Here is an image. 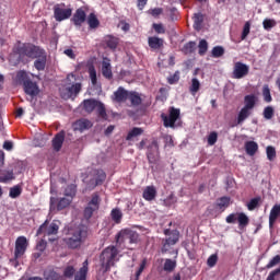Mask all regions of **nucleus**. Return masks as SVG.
I'll return each mask as SVG.
<instances>
[{"label": "nucleus", "instance_id": "obj_1", "mask_svg": "<svg viewBox=\"0 0 280 280\" xmlns=\"http://www.w3.org/2000/svg\"><path fill=\"white\" fill-rule=\"evenodd\" d=\"M86 235L88 232L84 226L69 228L63 242L69 246V248H79V246H82V242L86 240Z\"/></svg>", "mask_w": 280, "mask_h": 280}, {"label": "nucleus", "instance_id": "obj_2", "mask_svg": "<svg viewBox=\"0 0 280 280\" xmlns=\"http://www.w3.org/2000/svg\"><path fill=\"white\" fill-rule=\"evenodd\" d=\"M42 50L43 48L39 46L30 43L23 44L21 42H18L13 47V51L18 54L20 58H31L32 60H34Z\"/></svg>", "mask_w": 280, "mask_h": 280}, {"label": "nucleus", "instance_id": "obj_3", "mask_svg": "<svg viewBox=\"0 0 280 280\" xmlns=\"http://www.w3.org/2000/svg\"><path fill=\"white\" fill-rule=\"evenodd\" d=\"M67 85L61 90V97L63 100H75L79 93L82 91V83H73L75 82V74L70 73L66 79Z\"/></svg>", "mask_w": 280, "mask_h": 280}, {"label": "nucleus", "instance_id": "obj_4", "mask_svg": "<svg viewBox=\"0 0 280 280\" xmlns=\"http://www.w3.org/2000/svg\"><path fill=\"white\" fill-rule=\"evenodd\" d=\"M119 249L115 245L106 247L101 254V264L105 270H110L116 261H119Z\"/></svg>", "mask_w": 280, "mask_h": 280}, {"label": "nucleus", "instance_id": "obj_5", "mask_svg": "<svg viewBox=\"0 0 280 280\" xmlns=\"http://www.w3.org/2000/svg\"><path fill=\"white\" fill-rule=\"evenodd\" d=\"M60 229V221H52L50 224L46 221L37 230V235H44L48 237L49 242H55V235H58V230Z\"/></svg>", "mask_w": 280, "mask_h": 280}, {"label": "nucleus", "instance_id": "obj_6", "mask_svg": "<svg viewBox=\"0 0 280 280\" xmlns=\"http://www.w3.org/2000/svg\"><path fill=\"white\" fill-rule=\"evenodd\" d=\"M225 221L228 224H235V222H238L240 231H244V229L250 224V219L244 212L231 213L226 217Z\"/></svg>", "mask_w": 280, "mask_h": 280}, {"label": "nucleus", "instance_id": "obj_7", "mask_svg": "<svg viewBox=\"0 0 280 280\" xmlns=\"http://www.w3.org/2000/svg\"><path fill=\"white\" fill-rule=\"evenodd\" d=\"M71 14H73V10L67 8L65 3H59L54 7V16L58 22L67 21V19L71 18Z\"/></svg>", "mask_w": 280, "mask_h": 280}, {"label": "nucleus", "instance_id": "obj_8", "mask_svg": "<svg viewBox=\"0 0 280 280\" xmlns=\"http://www.w3.org/2000/svg\"><path fill=\"white\" fill-rule=\"evenodd\" d=\"M27 238L25 236H20L15 241V250H14V267L19 266V261L16 259H20V257H23L25 255V250H27Z\"/></svg>", "mask_w": 280, "mask_h": 280}, {"label": "nucleus", "instance_id": "obj_9", "mask_svg": "<svg viewBox=\"0 0 280 280\" xmlns=\"http://www.w3.org/2000/svg\"><path fill=\"white\" fill-rule=\"evenodd\" d=\"M164 235H166L165 242L163 244V248L162 250H164L165 253H167V250L170 249V246H174L175 244L178 243V238L180 237V233H178V231L176 230H164Z\"/></svg>", "mask_w": 280, "mask_h": 280}, {"label": "nucleus", "instance_id": "obj_10", "mask_svg": "<svg viewBox=\"0 0 280 280\" xmlns=\"http://www.w3.org/2000/svg\"><path fill=\"white\" fill-rule=\"evenodd\" d=\"M178 117H180V109L174 107H171L168 116L165 114L161 115L165 128H174Z\"/></svg>", "mask_w": 280, "mask_h": 280}, {"label": "nucleus", "instance_id": "obj_11", "mask_svg": "<svg viewBox=\"0 0 280 280\" xmlns=\"http://www.w3.org/2000/svg\"><path fill=\"white\" fill-rule=\"evenodd\" d=\"M100 209V196L97 194L92 196L91 201L84 210V218L86 220H91L93 218V213Z\"/></svg>", "mask_w": 280, "mask_h": 280}, {"label": "nucleus", "instance_id": "obj_12", "mask_svg": "<svg viewBox=\"0 0 280 280\" xmlns=\"http://www.w3.org/2000/svg\"><path fill=\"white\" fill-rule=\"evenodd\" d=\"M248 71H250L248 65L237 61L234 63L232 75L235 80H242V78L248 75Z\"/></svg>", "mask_w": 280, "mask_h": 280}, {"label": "nucleus", "instance_id": "obj_13", "mask_svg": "<svg viewBox=\"0 0 280 280\" xmlns=\"http://www.w3.org/2000/svg\"><path fill=\"white\" fill-rule=\"evenodd\" d=\"M72 201L73 199L71 197H63L59 199V201L57 198L50 197V210L54 211L57 207L58 211H62V209H67Z\"/></svg>", "mask_w": 280, "mask_h": 280}, {"label": "nucleus", "instance_id": "obj_14", "mask_svg": "<svg viewBox=\"0 0 280 280\" xmlns=\"http://www.w3.org/2000/svg\"><path fill=\"white\" fill-rule=\"evenodd\" d=\"M23 86H24V93H26V95H30V97L32 100H34V97H36L38 95V93H40V89L38 88V83L34 82L32 80L25 81Z\"/></svg>", "mask_w": 280, "mask_h": 280}, {"label": "nucleus", "instance_id": "obj_15", "mask_svg": "<svg viewBox=\"0 0 280 280\" xmlns=\"http://www.w3.org/2000/svg\"><path fill=\"white\" fill-rule=\"evenodd\" d=\"M147 156L149 163H156V161H159V142L156 140H153L148 147Z\"/></svg>", "mask_w": 280, "mask_h": 280}, {"label": "nucleus", "instance_id": "obj_16", "mask_svg": "<svg viewBox=\"0 0 280 280\" xmlns=\"http://www.w3.org/2000/svg\"><path fill=\"white\" fill-rule=\"evenodd\" d=\"M93 178L90 179L89 186L92 187V189H95L98 185H102L106 180V173L102 170H97L93 172Z\"/></svg>", "mask_w": 280, "mask_h": 280}, {"label": "nucleus", "instance_id": "obj_17", "mask_svg": "<svg viewBox=\"0 0 280 280\" xmlns=\"http://www.w3.org/2000/svg\"><path fill=\"white\" fill-rule=\"evenodd\" d=\"M34 59L35 69L37 71H45V67H47V51L43 49Z\"/></svg>", "mask_w": 280, "mask_h": 280}, {"label": "nucleus", "instance_id": "obj_18", "mask_svg": "<svg viewBox=\"0 0 280 280\" xmlns=\"http://www.w3.org/2000/svg\"><path fill=\"white\" fill-rule=\"evenodd\" d=\"M73 130H78L79 132H84V130H89L93 128V122L86 118H82L73 122L72 125Z\"/></svg>", "mask_w": 280, "mask_h": 280}, {"label": "nucleus", "instance_id": "obj_19", "mask_svg": "<svg viewBox=\"0 0 280 280\" xmlns=\"http://www.w3.org/2000/svg\"><path fill=\"white\" fill-rule=\"evenodd\" d=\"M85 22H86V12L84 11V9H78L72 16V23L77 27H81V25Z\"/></svg>", "mask_w": 280, "mask_h": 280}, {"label": "nucleus", "instance_id": "obj_20", "mask_svg": "<svg viewBox=\"0 0 280 280\" xmlns=\"http://www.w3.org/2000/svg\"><path fill=\"white\" fill-rule=\"evenodd\" d=\"M129 93L130 92L126 91L124 88H118V90L114 92L113 100L118 103L126 102V100H128Z\"/></svg>", "mask_w": 280, "mask_h": 280}, {"label": "nucleus", "instance_id": "obj_21", "mask_svg": "<svg viewBox=\"0 0 280 280\" xmlns=\"http://www.w3.org/2000/svg\"><path fill=\"white\" fill-rule=\"evenodd\" d=\"M129 100L131 106H141L143 98L139 92L131 91L127 97Z\"/></svg>", "mask_w": 280, "mask_h": 280}, {"label": "nucleus", "instance_id": "obj_22", "mask_svg": "<svg viewBox=\"0 0 280 280\" xmlns=\"http://www.w3.org/2000/svg\"><path fill=\"white\" fill-rule=\"evenodd\" d=\"M129 233V229H124L121 230L117 235H116V246H118V248H121V246H124V244L126 243L127 240H129L128 236Z\"/></svg>", "mask_w": 280, "mask_h": 280}, {"label": "nucleus", "instance_id": "obj_23", "mask_svg": "<svg viewBox=\"0 0 280 280\" xmlns=\"http://www.w3.org/2000/svg\"><path fill=\"white\" fill-rule=\"evenodd\" d=\"M86 275H89V260H85L79 271L74 273V280H86Z\"/></svg>", "mask_w": 280, "mask_h": 280}, {"label": "nucleus", "instance_id": "obj_24", "mask_svg": "<svg viewBox=\"0 0 280 280\" xmlns=\"http://www.w3.org/2000/svg\"><path fill=\"white\" fill-rule=\"evenodd\" d=\"M102 74L107 80H112L113 79V69L110 68V60L104 59V61L102 63Z\"/></svg>", "mask_w": 280, "mask_h": 280}, {"label": "nucleus", "instance_id": "obj_25", "mask_svg": "<svg viewBox=\"0 0 280 280\" xmlns=\"http://www.w3.org/2000/svg\"><path fill=\"white\" fill-rule=\"evenodd\" d=\"M142 198L149 202L156 198V188L154 186H147L143 190Z\"/></svg>", "mask_w": 280, "mask_h": 280}, {"label": "nucleus", "instance_id": "obj_26", "mask_svg": "<svg viewBox=\"0 0 280 280\" xmlns=\"http://www.w3.org/2000/svg\"><path fill=\"white\" fill-rule=\"evenodd\" d=\"M280 215V203L275 205L269 214V226H275V222L279 219Z\"/></svg>", "mask_w": 280, "mask_h": 280}, {"label": "nucleus", "instance_id": "obj_27", "mask_svg": "<svg viewBox=\"0 0 280 280\" xmlns=\"http://www.w3.org/2000/svg\"><path fill=\"white\" fill-rule=\"evenodd\" d=\"M62 143H65V132H59L52 139L54 150H56V152H60V149L62 148Z\"/></svg>", "mask_w": 280, "mask_h": 280}, {"label": "nucleus", "instance_id": "obj_28", "mask_svg": "<svg viewBox=\"0 0 280 280\" xmlns=\"http://www.w3.org/2000/svg\"><path fill=\"white\" fill-rule=\"evenodd\" d=\"M259 150V145L255 141H247L245 143V151L249 156H255L257 151Z\"/></svg>", "mask_w": 280, "mask_h": 280}, {"label": "nucleus", "instance_id": "obj_29", "mask_svg": "<svg viewBox=\"0 0 280 280\" xmlns=\"http://www.w3.org/2000/svg\"><path fill=\"white\" fill-rule=\"evenodd\" d=\"M244 108H247L248 110H253L255 108V104H257V96L255 94H249L244 97Z\"/></svg>", "mask_w": 280, "mask_h": 280}, {"label": "nucleus", "instance_id": "obj_30", "mask_svg": "<svg viewBox=\"0 0 280 280\" xmlns=\"http://www.w3.org/2000/svg\"><path fill=\"white\" fill-rule=\"evenodd\" d=\"M44 279L45 280H65V278L60 273L51 269H47L44 271Z\"/></svg>", "mask_w": 280, "mask_h": 280}, {"label": "nucleus", "instance_id": "obj_31", "mask_svg": "<svg viewBox=\"0 0 280 280\" xmlns=\"http://www.w3.org/2000/svg\"><path fill=\"white\" fill-rule=\"evenodd\" d=\"M253 110L252 109H247L246 107H243L237 116V124H244V121H246V119H248L252 115Z\"/></svg>", "mask_w": 280, "mask_h": 280}, {"label": "nucleus", "instance_id": "obj_32", "mask_svg": "<svg viewBox=\"0 0 280 280\" xmlns=\"http://www.w3.org/2000/svg\"><path fill=\"white\" fill-rule=\"evenodd\" d=\"M148 43L151 49H161L163 47V39L156 36L149 37Z\"/></svg>", "mask_w": 280, "mask_h": 280}, {"label": "nucleus", "instance_id": "obj_33", "mask_svg": "<svg viewBox=\"0 0 280 280\" xmlns=\"http://www.w3.org/2000/svg\"><path fill=\"white\" fill-rule=\"evenodd\" d=\"M110 218L115 224H121V220L124 219V212L119 210V208H115L110 212Z\"/></svg>", "mask_w": 280, "mask_h": 280}, {"label": "nucleus", "instance_id": "obj_34", "mask_svg": "<svg viewBox=\"0 0 280 280\" xmlns=\"http://www.w3.org/2000/svg\"><path fill=\"white\" fill-rule=\"evenodd\" d=\"M98 102L95 100H85L83 102V108L86 110V113H93L95 108L97 107Z\"/></svg>", "mask_w": 280, "mask_h": 280}, {"label": "nucleus", "instance_id": "obj_35", "mask_svg": "<svg viewBox=\"0 0 280 280\" xmlns=\"http://www.w3.org/2000/svg\"><path fill=\"white\" fill-rule=\"evenodd\" d=\"M21 194H23V188L21 187V185H15L13 187L10 188L9 190V196L10 198H19V196H21Z\"/></svg>", "mask_w": 280, "mask_h": 280}, {"label": "nucleus", "instance_id": "obj_36", "mask_svg": "<svg viewBox=\"0 0 280 280\" xmlns=\"http://www.w3.org/2000/svg\"><path fill=\"white\" fill-rule=\"evenodd\" d=\"M229 205H231V198L229 197H222L217 202V207L221 209V211L228 209Z\"/></svg>", "mask_w": 280, "mask_h": 280}, {"label": "nucleus", "instance_id": "obj_37", "mask_svg": "<svg viewBox=\"0 0 280 280\" xmlns=\"http://www.w3.org/2000/svg\"><path fill=\"white\" fill-rule=\"evenodd\" d=\"M88 24L91 30H95V27L100 26V20H97V16L94 13H91L88 18Z\"/></svg>", "mask_w": 280, "mask_h": 280}, {"label": "nucleus", "instance_id": "obj_38", "mask_svg": "<svg viewBox=\"0 0 280 280\" xmlns=\"http://www.w3.org/2000/svg\"><path fill=\"white\" fill-rule=\"evenodd\" d=\"M259 202H261V197L253 198L249 202H247L246 207L248 211H255L257 207H259Z\"/></svg>", "mask_w": 280, "mask_h": 280}, {"label": "nucleus", "instance_id": "obj_39", "mask_svg": "<svg viewBox=\"0 0 280 280\" xmlns=\"http://www.w3.org/2000/svg\"><path fill=\"white\" fill-rule=\"evenodd\" d=\"M89 75H90L92 85L97 86V71L95 70V67L93 66L89 67Z\"/></svg>", "mask_w": 280, "mask_h": 280}, {"label": "nucleus", "instance_id": "obj_40", "mask_svg": "<svg viewBox=\"0 0 280 280\" xmlns=\"http://www.w3.org/2000/svg\"><path fill=\"white\" fill-rule=\"evenodd\" d=\"M183 54H194L196 51V42H189L182 48Z\"/></svg>", "mask_w": 280, "mask_h": 280}, {"label": "nucleus", "instance_id": "obj_41", "mask_svg": "<svg viewBox=\"0 0 280 280\" xmlns=\"http://www.w3.org/2000/svg\"><path fill=\"white\" fill-rule=\"evenodd\" d=\"M189 91H190L191 95H196L198 93V91H200V81H198L197 78H194L191 80V85L189 88Z\"/></svg>", "mask_w": 280, "mask_h": 280}, {"label": "nucleus", "instance_id": "obj_42", "mask_svg": "<svg viewBox=\"0 0 280 280\" xmlns=\"http://www.w3.org/2000/svg\"><path fill=\"white\" fill-rule=\"evenodd\" d=\"M276 26H277V21H275L272 19H265L262 22V27L267 32H270L272 30V27H276Z\"/></svg>", "mask_w": 280, "mask_h": 280}, {"label": "nucleus", "instance_id": "obj_43", "mask_svg": "<svg viewBox=\"0 0 280 280\" xmlns=\"http://www.w3.org/2000/svg\"><path fill=\"white\" fill-rule=\"evenodd\" d=\"M262 97L267 104H270V102H272V95L270 94V88L268 85H264L262 88Z\"/></svg>", "mask_w": 280, "mask_h": 280}, {"label": "nucleus", "instance_id": "obj_44", "mask_svg": "<svg viewBox=\"0 0 280 280\" xmlns=\"http://www.w3.org/2000/svg\"><path fill=\"white\" fill-rule=\"evenodd\" d=\"M16 81L20 82V84H25V82H30V79L27 78V72L21 70L16 73Z\"/></svg>", "mask_w": 280, "mask_h": 280}, {"label": "nucleus", "instance_id": "obj_45", "mask_svg": "<svg viewBox=\"0 0 280 280\" xmlns=\"http://www.w3.org/2000/svg\"><path fill=\"white\" fill-rule=\"evenodd\" d=\"M199 56H205L209 49V43H207V39H201L199 42Z\"/></svg>", "mask_w": 280, "mask_h": 280}, {"label": "nucleus", "instance_id": "obj_46", "mask_svg": "<svg viewBox=\"0 0 280 280\" xmlns=\"http://www.w3.org/2000/svg\"><path fill=\"white\" fill-rule=\"evenodd\" d=\"M140 135H143V129L139 128V127H135L132 130L129 131V133L127 135V141H130V139L135 138V137H139Z\"/></svg>", "mask_w": 280, "mask_h": 280}, {"label": "nucleus", "instance_id": "obj_47", "mask_svg": "<svg viewBox=\"0 0 280 280\" xmlns=\"http://www.w3.org/2000/svg\"><path fill=\"white\" fill-rule=\"evenodd\" d=\"M75 189H77V186L75 184H71L69 185L66 189H65V196L67 198H72L75 196Z\"/></svg>", "mask_w": 280, "mask_h": 280}, {"label": "nucleus", "instance_id": "obj_48", "mask_svg": "<svg viewBox=\"0 0 280 280\" xmlns=\"http://www.w3.org/2000/svg\"><path fill=\"white\" fill-rule=\"evenodd\" d=\"M212 58H222L224 56V47L215 46L212 48Z\"/></svg>", "mask_w": 280, "mask_h": 280}, {"label": "nucleus", "instance_id": "obj_49", "mask_svg": "<svg viewBox=\"0 0 280 280\" xmlns=\"http://www.w3.org/2000/svg\"><path fill=\"white\" fill-rule=\"evenodd\" d=\"M262 115L265 117V119H272V117H275V108L272 106H267L265 107Z\"/></svg>", "mask_w": 280, "mask_h": 280}, {"label": "nucleus", "instance_id": "obj_50", "mask_svg": "<svg viewBox=\"0 0 280 280\" xmlns=\"http://www.w3.org/2000/svg\"><path fill=\"white\" fill-rule=\"evenodd\" d=\"M266 152L268 161H275V159H277V150L275 147H267Z\"/></svg>", "mask_w": 280, "mask_h": 280}, {"label": "nucleus", "instance_id": "obj_51", "mask_svg": "<svg viewBox=\"0 0 280 280\" xmlns=\"http://www.w3.org/2000/svg\"><path fill=\"white\" fill-rule=\"evenodd\" d=\"M128 237H129L130 244H137V242H139V233H137L136 231H132L130 229L128 232Z\"/></svg>", "mask_w": 280, "mask_h": 280}, {"label": "nucleus", "instance_id": "obj_52", "mask_svg": "<svg viewBox=\"0 0 280 280\" xmlns=\"http://www.w3.org/2000/svg\"><path fill=\"white\" fill-rule=\"evenodd\" d=\"M73 275H75V268L71 265L67 266L63 270V277H66L67 279H71Z\"/></svg>", "mask_w": 280, "mask_h": 280}, {"label": "nucleus", "instance_id": "obj_53", "mask_svg": "<svg viewBox=\"0 0 280 280\" xmlns=\"http://www.w3.org/2000/svg\"><path fill=\"white\" fill-rule=\"evenodd\" d=\"M174 268H176V261H174L172 259H166L165 264H164V270L166 272H172V270H174Z\"/></svg>", "mask_w": 280, "mask_h": 280}, {"label": "nucleus", "instance_id": "obj_54", "mask_svg": "<svg viewBox=\"0 0 280 280\" xmlns=\"http://www.w3.org/2000/svg\"><path fill=\"white\" fill-rule=\"evenodd\" d=\"M250 34V22H246L243 27V32L241 35L242 40H246V37Z\"/></svg>", "mask_w": 280, "mask_h": 280}, {"label": "nucleus", "instance_id": "obj_55", "mask_svg": "<svg viewBox=\"0 0 280 280\" xmlns=\"http://www.w3.org/2000/svg\"><path fill=\"white\" fill-rule=\"evenodd\" d=\"M96 110L98 113V116L102 117V119H106V107H104V104L98 102L96 105Z\"/></svg>", "mask_w": 280, "mask_h": 280}, {"label": "nucleus", "instance_id": "obj_56", "mask_svg": "<svg viewBox=\"0 0 280 280\" xmlns=\"http://www.w3.org/2000/svg\"><path fill=\"white\" fill-rule=\"evenodd\" d=\"M118 45H119V39H117V37H108L107 47H109V49H117Z\"/></svg>", "mask_w": 280, "mask_h": 280}, {"label": "nucleus", "instance_id": "obj_57", "mask_svg": "<svg viewBox=\"0 0 280 280\" xmlns=\"http://www.w3.org/2000/svg\"><path fill=\"white\" fill-rule=\"evenodd\" d=\"M145 266H148V260L143 259L140 264L139 269L136 271V279L135 280H139V277H141V275L143 273V270H145Z\"/></svg>", "mask_w": 280, "mask_h": 280}, {"label": "nucleus", "instance_id": "obj_58", "mask_svg": "<svg viewBox=\"0 0 280 280\" xmlns=\"http://www.w3.org/2000/svg\"><path fill=\"white\" fill-rule=\"evenodd\" d=\"M8 180H14V172L9 171L0 177V183H8Z\"/></svg>", "mask_w": 280, "mask_h": 280}, {"label": "nucleus", "instance_id": "obj_59", "mask_svg": "<svg viewBox=\"0 0 280 280\" xmlns=\"http://www.w3.org/2000/svg\"><path fill=\"white\" fill-rule=\"evenodd\" d=\"M218 143V132L212 131L208 136V145H215Z\"/></svg>", "mask_w": 280, "mask_h": 280}, {"label": "nucleus", "instance_id": "obj_60", "mask_svg": "<svg viewBox=\"0 0 280 280\" xmlns=\"http://www.w3.org/2000/svg\"><path fill=\"white\" fill-rule=\"evenodd\" d=\"M203 18L201 13H196L194 16L195 27L198 30L202 25Z\"/></svg>", "mask_w": 280, "mask_h": 280}, {"label": "nucleus", "instance_id": "obj_61", "mask_svg": "<svg viewBox=\"0 0 280 280\" xmlns=\"http://www.w3.org/2000/svg\"><path fill=\"white\" fill-rule=\"evenodd\" d=\"M217 264H218V254H213L208 258L207 265L209 266V268H213V266H215Z\"/></svg>", "mask_w": 280, "mask_h": 280}, {"label": "nucleus", "instance_id": "obj_62", "mask_svg": "<svg viewBox=\"0 0 280 280\" xmlns=\"http://www.w3.org/2000/svg\"><path fill=\"white\" fill-rule=\"evenodd\" d=\"M278 264H280V256L276 255L270 261L269 264L266 266V268L270 269V268H275V266H278Z\"/></svg>", "mask_w": 280, "mask_h": 280}, {"label": "nucleus", "instance_id": "obj_63", "mask_svg": "<svg viewBox=\"0 0 280 280\" xmlns=\"http://www.w3.org/2000/svg\"><path fill=\"white\" fill-rule=\"evenodd\" d=\"M153 30L156 32V34H165V27L163 24H153Z\"/></svg>", "mask_w": 280, "mask_h": 280}, {"label": "nucleus", "instance_id": "obj_64", "mask_svg": "<svg viewBox=\"0 0 280 280\" xmlns=\"http://www.w3.org/2000/svg\"><path fill=\"white\" fill-rule=\"evenodd\" d=\"M280 275V268L275 269L273 271H271L269 273V276L267 277V280H276L275 277Z\"/></svg>", "mask_w": 280, "mask_h": 280}]
</instances>
